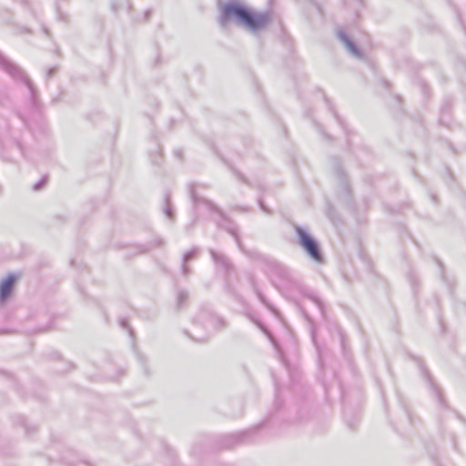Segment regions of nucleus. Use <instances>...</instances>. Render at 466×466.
Masks as SVG:
<instances>
[{
	"instance_id": "1",
	"label": "nucleus",
	"mask_w": 466,
	"mask_h": 466,
	"mask_svg": "<svg viewBox=\"0 0 466 466\" xmlns=\"http://www.w3.org/2000/svg\"><path fill=\"white\" fill-rule=\"evenodd\" d=\"M271 20L268 12H256L246 5L237 1L229 0L220 8L218 24L226 27L230 21H235L251 32H258L267 27Z\"/></svg>"
},
{
	"instance_id": "2",
	"label": "nucleus",
	"mask_w": 466,
	"mask_h": 466,
	"mask_svg": "<svg viewBox=\"0 0 466 466\" xmlns=\"http://www.w3.org/2000/svg\"><path fill=\"white\" fill-rule=\"evenodd\" d=\"M188 193L190 199L193 203V208L195 213L198 212L201 208H204L205 209L210 212L216 213L218 215V218L215 219V222L217 224L218 228L224 229L228 233H229L234 238L239 249L243 250V245L238 232V228L234 225L232 219L214 202L204 197L199 196L196 189L195 183H190L188 185Z\"/></svg>"
},
{
	"instance_id": "3",
	"label": "nucleus",
	"mask_w": 466,
	"mask_h": 466,
	"mask_svg": "<svg viewBox=\"0 0 466 466\" xmlns=\"http://www.w3.org/2000/svg\"><path fill=\"white\" fill-rule=\"evenodd\" d=\"M0 67L15 81L21 82L27 87L31 104L33 106L36 107L38 105L37 89L24 70L1 54Z\"/></svg>"
},
{
	"instance_id": "4",
	"label": "nucleus",
	"mask_w": 466,
	"mask_h": 466,
	"mask_svg": "<svg viewBox=\"0 0 466 466\" xmlns=\"http://www.w3.org/2000/svg\"><path fill=\"white\" fill-rule=\"evenodd\" d=\"M294 231L297 237L298 244L305 253L315 262L323 263L324 256L319 241L301 226L295 225Z\"/></svg>"
},
{
	"instance_id": "5",
	"label": "nucleus",
	"mask_w": 466,
	"mask_h": 466,
	"mask_svg": "<svg viewBox=\"0 0 466 466\" xmlns=\"http://www.w3.org/2000/svg\"><path fill=\"white\" fill-rule=\"evenodd\" d=\"M270 274L275 278V285L278 289H295L298 286L293 279L289 269L276 261H271L268 265Z\"/></svg>"
},
{
	"instance_id": "6",
	"label": "nucleus",
	"mask_w": 466,
	"mask_h": 466,
	"mask_svg": "<svg viewBox=\"0 0 466 466\" xmlns=\"http://www.w3.org/2000/svg\"><path fill=\"white\" fill-rule=\"evenodd\" d=\"M209 254L215 265L217 267H220L225 273L226 276V283H225V290L230 294L231 296L237 298L238 294L235 291L234 288L229 284L228 278L229 275L235 270L234 265L229 260V258L223 253L218 252L213 248L209 249Z\"/></svg>"
},
{
	"instance_id": "7",
	"label": "nucleus",
	"mask_w": 466,
	"mask_h": 466,
	"mask_svg": "<svg viewBox=\"0 0 466 466\" xmlns=\"http://www.w3.org/2000/svg\"><path fill=\"white\" fill-rule=\"evenodd\" d=\"M194 323L203 325L207 331L218 330L226 326L225 320L216 315L209 308L202 307L194 319Z\"/></svg>"
},
{
	"instance_id": "8",
	"label": "nucleus",
	"mask_w": 466,
	"mask_h": 466,
	"mask_svg": "<svg viewBox=\"0 0 466 466\" xmlns=\"http://www.w3.org/2000/svg\"><path fill=\"white\" fill-rule=\"evenodd\" d=\"M336 35L337 38L343 44V46L347 48L348 52L351 56L358 59L363 58L364 55L362 51L359 48L355 41L348 35V33L344 29H337Z\"/></svg>"
},
{
	"instance_id": "9",
	"label": "nucleus",
	"mask_w": 466,
	"mask_h": 466,
	"mask_svg": "<svg viewBox=\"0 0 466 466\" xmlns=\"http://www.w3.org/2000/svg\"><path fill=\"white\" fill-rule=\"evenodd\" d=\"M16 279L15 274L10 273L0 281V304L5 303L11 298Z\"/></svg>"
},
{
	"instance_id": "10",
	"label": "nucleus",
	"mask_w": 466,
	"mask_h": 466,
	"mask_svg": "<svg viewBox=\"0 0 466 466\" xmlns=\"http://www.w3.org/2000/svg\"><path fill=\"white\" fill-rule=\"evenodd\" d=\"M333 172L341 188L342 194H344L347 198L350 197V188L347 180V176L339 162L334 163Z\"/></svg>"
},
{
	"instance_id": "11",
	"label": "nucleus",
	"mask_w": 466,
	"mask_h": 466,
	"mask_svg": "<svg viewBox=\"0 0 466 466\" xmlns=\"http://www.w3.org/2000/svg\"><path fill=\"white\" fill-rule=\"evenodd\" d=\"M249 282H250V285L253 289V291L255 292L256 296L258 297V299H259V301L270 311L272 312L276 317H279V312L278 310V309L272 304L270 303L268 299L266 298V296L261 292V290L258 289L257 283H256V280H255V278L253 275H250L249 276Z\"/></svg>"
},
{
	"instance_id": "12",
	"label": "nucleus",
	"mask_w": 466,
	"mask_h": 466,
	"mask_svg": "<svg viewBox=\"0 0 466 466\" xmlns=\"http://www.w3.org/2000/svg\"><path fill=\"white\" fill-rule=\"evenodd\" d=\"M421 371L423 376L426 378L427 382L431 390L432 394L436 398L439 405L442 408H448V405L444 400V397L441 393V389L434 383L433 380L430 376L429 371L425 369V367H421Z\"/></svg>"
},
{
	"instance_id": "13",
	"label": "nucleus",
	"mask_w": 466,
	"mask_h": 466,
	"mask_svg": "<svg viewBox=\"0 0 466 466\" xmlns=\"http://www.w3.org/2000/svg\"><path fill=\"white\" fill-rule=\"evenodd\" d=\"M257 429H252L245 431L237 432L235 434H231L226 437L227 444H225L226 448H229L234 444L243 441L247 439V437L253 431H256Z\"/></svg>"
},
{
	"instance_id": "14",
	"label": "nucleus",
	"mask_w": 466,
	"mask_h": 466,
	"mask_svg": "<svg viewBox=\"0 0 466 466\" xmlns=\"http://www.w3.org/2000/svg\"><path fill=\"white\" fill-rule=\"evenodd\" d=\"M171 195H170V192L168 191H166L165 192V195H164V208H163V212L165 214V216L169 218V219H174L175 218V212L172 208V206H171Z\"/></svg>"
},
{
	"instance_id": "15",
	"label": "nucleus",
	"mask_w": 466,
	"mask_h": 466,
	"mask_svg": "<svg viewBox=\"0 0 466 466\" xmlns=\"http://www.w3.org/2000/svg\"><path fill=\"white\" fill-rule=\"evenodd\" d=\"M305 295L309 299H310L318 307L322 317L325 318V316H326L325 306H324V303L322 302V300L319 298V296L316 295L312 291L307 292Z\"/></svg>"
},
{
	"instance_id": "16",
	"label": "nucleus",
	"mask_w": 466,
	"mask_h": 466,
	"mask_svg": "<svg viewBox=\"0 0 466 466\" xmlns=\"http://www.w3.org/2000/svg\"><path fill=\"white\" fill-rule=\"evenodd\" d=\"M188 299V292L186 289H178L176 298V307L179 310L184 308Z\"/></svg>"
},
{
	"instance_id": "17",
	"label": "nucleus",
	"mask_w": 466,
	"mask_h": 466,
	"mask_svg": "<svg viewBox=\"0 0 466 466\" xmlns=\"http://www.w3.org/2000/svg\"><path fill=\"white\" fill-rule=\"evenodd\" d=\"M246 317L252 321L261 331L264 333L267 332V327L265 324L260 320V319L252 311L247 310L245 313Z\"/></svg>"
},
{
	"instance_id": "18",
	"label": "nucleus",
	"mask_w": 466,
	"mask_h": 466,
	"mask_svg": "<svg viewBox=\"0 0 466 466\" xmlns=\"http://www.w3.org/2000/svg\"><path fill=\"white\" fill-rule=\"evenodd\" d=\"M136 356L138 363L140 364L141 368L143 369L144 374L148 377L150 376V370L147 365V360L145 355H143L139 351H136Z\"/></svg>"
},
{
	"instance_id": "19",
	"label": "nucleus",
	"mask_w": 466,
	"mask_h": 466,
	"mask_svg": "<svg viewBox=\"0 0 466 466\" xmlns=\"http://www.w3.org/2000/svg\"><path fill=\"white\" fill-rule=\"evenodd\" d=\"M198 248L193 247L190 250L184 253V255L182 257V260H184V262H187L191 259L196 258L198 257Z\"/></svg>"
},
{
	"instance_id": "20",
	"label": "nucleus",
	"mask_w": 466,
	"mask_h": 466,
	"mask_svg": "<svg viewBox=\"0 0 466 466\" xmlns=\"http://www.w3.org/2000/svg\"><path fill=\"white\" fill-rule=\"evenodd\" d=\"M164 244H165L164 239H162L161 238H157L156 239L153 240V242H151L149 244L148 247H145L140 252L141 253L147 252L151 248L162 247V246H164Z\"/></svg>"
},
{
	"instance_id": "21",
	"label": "nucleus",
	"mask_w": 466,
	"mask_h": 466,
	"mask_svg": "<svg viewBox=\"0 0 466 466\" xmlns=\"http://www.w3.org/2000/svg\"><path fill=\"white\" fill-rule=\"evenodd\" d=\"M301 311H302V314H303L305 319L310 324L311 339H312V341L314 343H316V334H315V330H314V328H313V325H312V319H311L310 316L309 315V313L306 312V310L301 309Z\"/></svg>"
},
{
	"instance_id": "22",
	"label": "nucleus",
	"mask_w": 466,
	"mask_h": 466,
	"mask_svg": "<svg viewBox=\"0 0 466 466\" xmlns=\"http://www.w3.org/2000/svg\"><path fill=\"white\" fill-rule=\"evenodd\" d=\"M119 325H120L123 329H127V330L128 331V333H129L130 337L134 338V336H135V332H134V330L132 329V328L129 326L128 321L127 320V319H125V318H121V319H119Z\"/></svg>"
},
{
	"instance_id": "23",
	"label": "nucleus",
	"mask_w": 466,
	"mask_h": 466,
	"mask_svg": "<svg viewBox=\"0 0 466 466\" xmlns=\"http://www.w3.org/2000/svg\"><path fill=\"white\" fill-rule=\"evenodd\" d=\"M47 183V177L43 176L36 183L33 185V189L38 191L42 189Z\"/></svg>"
},
{
	"instance_id": "24",
	"label": "nucleus",
	"mask_w": 466,
	"mask_h": 466,
	"mask_svg": "<svg viewBox=\"0 0 466 466\" xmlns=\"http://www.w3.org/2000/svg\"><path fill=\"white\" fill-rule=\"evenodd\" d=\"M184 333L189 339H191L192 340L197 341V342H204V341H206L208 339V335H203V336H199V337H194L187 330H184Z\"/></svg>"
},
{
	"instance_id": "25",
	"label": "nucleus",
	"mask_w": 466,
	"mask_h": 466,
	"mask_svg": "<svg viewBox=\"0 0 466 466\" xmlns=\"http://www.w3.org/2000/svg\"><path fill=\"white\" fill-rule=\"evenodd\" d=\"M190 272H191L190 271V268L187 265V262H184V260H182V262H181V273H182V275L185 278H187L190 275Z\"/></svg>"
},
{
	"instance_id": "26",
	"label": "nucleus",
	"mask_w": 466,
	"mask_h": 466,
	"mask_svg": "<svg viewBox=\"0 0 466 466\" xmlns=\"http://www.w3.org/2000/svg\"><path fill=\"white\" fill-rule=\"evenodd\" d=\"M258 206H259L260 209H261L263 212H265V213H267V214H270V213H271L270 209H269V208H268V207L264 203V201H263V199H262V198H261V197H259V198H258Z\"/></svg>"
},
{
	"instance_id": "27",
	"label": "nucleus",
	"mask_w": 466,
	"mask_h": 466,
	"mask_svg": "<svg viewBox=\"0 0 466 466\" xmlns=\"http://www.w3.org/2000/svg\"><path fill=\"white\" fill-rule=\"evenodd\" d=\"M58 68L56 66H52L46 70V79H50L57 73Z\"/></svg>"
},
{
	"instance_id": "28",
	"label": "nucleus",
	"mask_w": 466,
	"mask_h": 466,
	"mask_svg": "<svg viewBox=\"0 0 466 466\" xmlns=\"http://www.w3.org/2000/svg\"><path fill=\"white\" fill-rule=\"evenodd\" d=\"M197 219H198V217H197V214H195L192 221L185 227V230L187 233H190L191 230L194 228Z\"/></svg>"
},
{
	"instance_id": "29",
	"label": "nucleus",
	"mask_w": 466,
	"mask_h": 466,
	"mask_svg": "<svg viewBox=\"0 0 466 466\" xmlns=\"http://www.w3.org/2000/svg\"><path fill=\"white\" fill-rule=\"evenodd\" d=\"M329 106V110L332 112V114L334 115L335 118L337 119V121L339 123V125L342 127V128L348 134L346 127H345L344 123L342 122V120L340 119V117L338 116V114L335 112L334 108L331 106Z\"/></svg>"
},
{
	"instance_id": "30",
	"label": "nucleus",
	"mask_w": 466,
	"mask_h": 466,
	"mask_svg": "<svg viewBox=\"0 0 466 466\" xmlns=\"http://www.w3.org/2000/svg\"><path fill=\"white\" fill-rule=\"evenodd\" d=\"M317 127H318V129H319V133H321L325 138H327V139H329V138H330V137H329V136L328 134H326V133H324V132H323V130H322V128L320 127V126H319V125H317Z\"/></svg>"
},
{
	"instance_id": "31",
	"label": "nucleus",
	"mask_w": 466,
	"mask_h": 466,
	"mask_svg": "<svg viewBox=\"0 0 466 466\" xmlns=\"http://www.w3.org/2000/svg\"><path fill=\"white\" fill-rule=\"evenodd\" d=\"M234 209L238 210V211H248V208H245V207H241V206H235L234 207Z\"/></svg>"
},
{
	"instance_id": "32",
	"label": "nucleus",
	"mask_w": 466,
	"mask_h": 466,
	"mask_svg": "<svg viewBox=\"0 0 466 466\" xmlns=\"http://www.w3.org/2000/svg\"><path fill=\"white\" fill-rule=\"evenodd\" d=\"M150 15H151V10L150 9L145 11V13H144L145 20H148Z\"/></svg>"
},
{
	"instance_id": "33",
	"label": "nucleus",
	"mask_w": 466,
	"mask_h": 466,
	"mask_svg": "<svg viewBox=\"0 0 466 466\" xmlns=\"http://www.w3.org/2000/svg\"><path fill=\"white\" fill-rule=\"evenodd\" d=\"M174 153L177 158L182 157V151L180 149H176Z\"/></svg>"
},
{
	"instance_id": "34",
	"label": "nucleus",
	"mask_w": 466,
	"mask_h": 466,
	"mask_svg": "<svg viewBox=\"0 0 466 466\" xmlns=\"http://www.w3.org/2000/svg\"><path fill=\"white\" fill-rule=\"evenodd\" d=\"M236 175L245 183H247V180L245 179L244 176L240 174L239 172H236Z\"/></svg>"
},
{
	"instance_id": "35",
	"label": "nucleus",
	"mask_w": 466,
	"mask_h": 466,
	"mask_svg": "<svg viewBox=\"0 0 466 466\" xmlns=\"http://www.w3.org/2000/svg\"><path fill=\"white\" fill-rule=\"evenodd\" d=\"M437 263L438 265L440 266L441 268V278L444 279V275H443V269H442V264L440 260H437Z\"/></svg>"
},
{
	"instance_id": "36",
	"label": "nucleus",
	"mask_w": 466,
	"mask_h": 466,
	"mask_svg": "<svg viewBox=\"0 0 466 466\" xmlns=\"http://www.w3.org/2000/svg\"><path fill=\"white\" fill-rule=\"evenodd\" d=\"M22 4L25 5V6H30V3L28 0H22Z\"/></svg>"
},
{
	"instance_id": "37",
	"label": "nucleus",
	"mask_w": 466,
	"mask_h": 466,
	"mask_svg": "<svg viewBox=\"0 0 466 466\" xmlns=\"http://www.w3.org/2000/svg\"><path fill=\"white\" fill-rule=\"evenodd\" d=\"M409 278H410V280L411 284H412V285H414V284H413V278H414V277H413V274H412V273H410Z\"/></svg>"
},
{
	"instance_id": "38",
	"label": "nucleus",
	"mask_w": 466,
	"mask_h": 466,
	"mask_svg": "<svg viewBox=\"0 0 466 466\" xmlns=\"http://www.w3.org/2000/svg\"><path fill=\"white\" fill-rule=\"evenodd\" d=\"M158 157H157L155 159H152L153 164L157 165L158 163Z\"/></svg>"
},
{
	"instance_id": "39",
	"label": "nucleus",
	"mask_w": 466,
	"mask_h": 466,
	"mask_svg": "<svg viewBox=\"0 0 466 466\" xmlns=\"http://www.w3.org/2000/svg\"><path fill=\"white\" fill-rule=\"evenodd\" d=\"M112 9L114 10V12H117V7L116 4H112Z\"/></svg>"
},
{
	"instance_id": "40",
	"label": "nucleus",
	"mask_w": 466,
	"mask_h": 466,
	"mask_svg": "<svg viewBox=\"0 0 466 466\" xmlns=\"http://www.w3.org/2000/svg\"><path fill=\"white\" fill-rule=\"evenodd\" d=\"M383 85L385 87H388L390 86V83L387 80H384Z\"/></svg>"
},
{
	"instance_id": "41",
	"label": "nucleus",
	"mask_w": 466,
	"mask_h": 466,
	"mask_svg": "<svg viewBox=\"0 0 466 466\" xmlns=\"http://www.w3.org/2000/svg\"><path fill=\"white\" fill-rule=\"evenodd\" d=\"M432 201L436 202V197L434 195L431 196Z\"/></svg>"
},
{
	"instance_id": "42",
	"label": "nucleus",
	"mask_w": 466,
	"mask_h": 466,
	"mask_svg": "<svg viewBox=\"0 0 466 466\" xmlns=\"http://www.w3.org/2000/svg\"><path fill=\"white\" fill-rule=\"evenodd\" d=\"M347 423H348V425H349L350 428H353V424H352V423H350V422H349V421H348Z\"/></svg>"
},
{
	"instance_id": "43",
	"label": "nucleus",
	"mask_w": 466,
	"mask_h": 466,
	"mask_svg": "<svg viewBox=\"0 0 466 466\" xmlns=\"http://www.w3.org/2000/svg\"><path fill=\"white\" fill-rule=\"evenodd\" d=\"M44 31L48 35V32H47V29L46 27L44 28Z\"/></svg>"
}]
</instances>
